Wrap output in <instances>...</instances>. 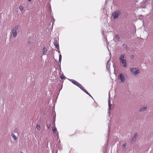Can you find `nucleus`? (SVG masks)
<instances>
[{"instance_id":"1","label":"nucleus","mask_w":153,"mask_h":153,"mask_svg":"<svg viewBox=\"0 0 153 153\" xmlns=\"http://www.w3.org/2000/svg\"><path fill=\"white\" fill-rule=\"evenodd\" d=\"M125 55V54H122L120 55L119 58L120 62L124 68H126L127 66L126 60L124 58Z\"/></svg>"},{"instance_id":"2","label":"nucleus","mask_w":153,"mask_h":153,"mask_svg":"<svg viewBox=\"0 0 153 153\" xmlns=\"http://www.w3.org/2000/svg\"><path fill=\"white\" fill-rule=\"evenodd\" d=\"M18 29V26L16 25L13 28L12 30V33L14 38H15L17 36V30Z\"/></svg>"},{"instance_id":"3","label":"nucleus","mask_w":153,"mask_h":153,"mask_svg":"<svg viewBox=\"0 0 153 153\" xmlns=\"http://www.w3.org/2000/svg\"><path fill=\"white\" fill-rule=\"evenodd\" d=\"M130 71L134 75H136L140 73V71L137 68H131Z\"/></svg>"},{"instance_id":"4","label":"nucleus","mask_w":153,"mask_h":153,"mask_svg":"<svg viewBox=\"0 0 153 153\" xmlns=\"http://www.w3.org/2000/svg\"><path fill=\"white\" fill-rule=\"evenodd\" d=\"M121 13V11L119 10L116 11L114 13V18L116 19L119 16Z\"/></svg>"},{"instance_id":"5","label":"nucleus","mask_w":153,"mask_h":153,"mask_svg":"<svg viewBox=\"0 0 153 153\" xmlns=\"http://www.w3.org/2000/svg\"><path fill=\"white\" fill-rule=\"evenodd\" d=\"M119 76L121 82L123 83L125 81V78L124 76L122 74H120L119 75Z\"/></svg>"},{"instance_id":"6","label":"nucleus","mask_w":153,"mask_h":153,"mask_svg":"<svg viewBox=\"0 0 153 153\" xmlns=\"http://www.w3.org/2000/svg\"><path fill=\"white\" fill-rule=\"evenodd\" d=\"M137 133H135L134 136H133L132 139L131 140V142L132 143H134L137 140Z\"/></svg>"},{"instance_id":"7","label":"nucleus","mask_w":153,"mask_h":153,"mask_svg":"<svg viewBox=\"0 0 153 153\" xmlns=\"http://www.w3.org/2000/svg\"><path fill=\"white\" fill-rule=\"evenodd\" d=\"M53 44L55 46V48H57V49L59 50V45L58 43L57 42V40L55 39Z\"/></svg>"},{"instance_id":"8","label":"nucleus","mask_w":153,"mask_h":153,"mask_svg":"<svg viewBox=\"0 0 153 153\" xmlns=\"http://www.w3.org/2000/svg\"><path fill=\"white\" fill-rule=\"evenodd\" d=\"M78 87H79V88H80L83 91H85V89L83 87L82 85L80 84L79 82H78L76 85Z\"/></svg>"},{"instance_id":"9","label":"nucleus","mask_w":153,"mask_h":153,"mask_svg":"<svg viewBox=\"0 0 153 153\" xmlns=\"http://www.w3.org/2000/svg\"><path fill=\"white\" fill-rule=\"evenodd\" d=\"M109 98L110 97V93H109ZM110 105H111V101L110 99H109L108 100V105L109 106V108L108 109V113H110Z\"/></svg>"},{"instance_id":"10","label":"nucleus","mask_w":153,"mask_h":153,"mask_svg":"<svg viewBox=\"0 0 153 153\" xmlns=\"http://www.w3.org/2000/svg\"><path fill=\"white\" fill-rule=\"evenodd\" d=\"M68 79L71 82H72L73 83L74 85H76L77 83L78 82L77 81L74 80V79Z\"/></svg>"},{"instance_id":"11","label":"nucleus","mask_w":153,"mask_h":153,"mask_svg":"<svg viewBox=\"0 0 153 153\" xmlns=\"http://www.w3.org/2000/svg\"><path fill=\"white\" fill-rule=\"evenodd\" d=\"M62 55L61 54H59V62L60 63V64L59 65V66L60 67V70H61V60H62Z\"/></svg>"},{"instance_id":"12","label":"nucleus","mask_w":153,"mask_h":153,"mask_svg":"<svg viewBox=\"0 0 153 153\" xmlns=\"http://www.w3.org/2000/svg\"><path fill=\"white\" fill-rule=\"evenodd\" d=\"M147 109V107H144L143 108H141L139 110V111L140 112L144 111L146 110Z\"/></svg>"},{"instance_id":"13","label":"nucleus","mask_w":153,"mask_h":153,"mask_svg":"<svg viewBox=\"0 0 153 153\" xmlns=\"http://www.w3.org/2000/svg\"><path fill=\"white\" fill-rule=\"evenodd\" d=\"M47 51V49L46 48L43 47L42 49V53L44 55H45V53Z\"/></svg>"},{"instance_id":"14","label":"nucleus","mask_w":153,"mask_h":153,"mask_svg":"<svg viewBox=\"0 0 153 153\" xmlns=\"http://www.w3.org/2000/svg\"><path fill=\"white\" fill-rule=\"evenodd\" d=\"M115 39H116L118 41L120 40V37H119V36L118 34H116L115 35Z\"/></svg>"},{"instance_id":"15","label":"nucleus","mask_w":153,"mask_h":153,"mask_svg":"<svg viewBox=\"0 0 153 153\" xmlns=\"http://www.w3.org/2000/svg\"><path fill=\"white\" fill-rule=\"evenodd\" d=\"M52 129L53 133H55L57 131V129L55 126L53 127L52 128Z\"/></svg>"},{"instance_id":"16","label":"nucleus","mask_w":153,"mask_h":153,"mask_svg":"<svg viewBox=\"0 0 153 153\" xmlns=\"http://www.w3.org/2000/svg\"><path fill=\"white\" fill-rule=\"evenodd\" d=\"M110 65H106V68L108 70L109 72H110Z\"/></svg>"},{"instance_id":"17","label":"nucleus","mask_w":153,"mask_h":153,"mask_svg":"<svg viewBox=\"0 0 153 153\" xmlns=\"http://www.w3.org/2000/svg\"><path fill=\"white\" fill-rule=\"evenodd\" d=\"M19 8L22 12L24 10V7L22 5L20 6Z\"/></svg>"},{"instance_id":"18","label":"nucleus","mask_w":153,"mask_h":153,"mask_svg":"<svg viewBox=\"0 0 153 153\" xmlns=\"http://www.w3.org/2000/svg\"><path fill=\"white\" fill-rule=\"evenodd\" d=\"M11 136L14 139V140H15L17 139L16 136L14 134H12Z\"/></svg>"},{"instance_id":"19","label":"nucleus","mask_w":153,"mask_h":153,"mask_svg":"<svg viewBox=\"0 0 153 153\" xmlns=\"http://www.w3.org/2000/svg\"><path fill=\"white\" fill-rule=\"evenodd\" d=\"M84 91L85 92L86 94H88V95H89L92 98V97L91 96L90 94H89L88 92L85 90V91Z\"/></svg>"},{"instance_id":"20","label":"nucleus","mask_w":153,"mask_h":153,"mask_svg":"<svg viewBox=\"0 0 153 153\" xmlns=\"http://www.w3.org/2000/svg\"><path fill=\"white\" fill-rule=\"evenodd\" d=\"M126 143H125L123 144V146H122V148L123 149H125L126 148Z\"/></svg>"},{"instance_id":"21","label":"nucleus","mask_w":153,"mask_h":153,"mask_svg":"<svg viewBox=\"0 0 153 153\" xmlns=\"http://www.w3.org/2000/svg\"><path fill=\"white\" fill-rule=\"evenodd\" d=\"M123 47L125 48H126V49H127V48H128L127 46V45L125 44H123Z\"/></svg>"},{"instance_id":"22","label":"nucleus","mask_w":153,"mask_h":153,"mask_svg":"<svg viewBox=\"0 0 153 153\" xmlns=\"http://www.w3.org/2000/svg\"><path fill=\"white\" fill-rule=\"evenodd\" d=\"M110 59L107 61V65H110Z\"/></svg>"},{"instance_id":"23","label":"nucleus","mask_w":153,"mask_h":153,"mask_svg":"<svg viewBox=\"0 0 153 153\" xmlns=\"http://www.w3.org/2000/svg\"><path fill=\"white\" fill-rule=\"evenodd\" d=\"M36 128L38 130H40V129H39V128H40V126L39 125H37V126H36Z\"/></svg>"},{"instance_id":"24","label":"nucleus","mask_w":153,"mask_h":153,"mask_svg":"<svg viewBox=\"0 0 153 153\" xmlns=\"http://www.w3.org/2000/svg\"><path fill=\"white\" fill-rule=\"evenodd\" d=\"M50 126H51V125H50V123L47 124V127L48 128V129H49V128H50Z\"/></svg>"},{"instance_id":"25","label":"nucleus","mask_w":153,"mask_h":153,"mask_svg":"<svg viewBox=\"0 0 153 153\" xmlns=\"http://www.w3.org/2000/svg\"><path fill=\"white\" fill-rule=\"evenodd\" d=\"M65 76H63V75L60 76V78L62 79H63L64 78Z\"/></svg>"},{"instance_id":"26","label":"nucleus","mask_w":153,"mask_h":153,"mask_svg":"<svg viewBox=\"0 0 153 153\" xmlns=\"http://www.w3.org/2000/svg\"><path fill=\"white\" fill-rule=\"evenodd\" d=\"M134 55H131V57H130V58L131 59H132V58H133L134 57Z\"/></svg>"},{"instance_id":"27","label":"nucleus","mask_w":153,"mask_h":153,"mask_svg":"<svg viewBox=\"0 0 153 153\" xmlns=\"http://www.w3.org/2000/svg\"><path fill=\"white\" fill-rule=\"evenodd\" d=\"M57 138H58L59 137V134H58V132L57 133Z\"/></svg>"},{"instance_id":"28","label":"nucleus","mask_w":153,"mask_h":153,"mask_svg":"<svg viewBox=\"0 0 153 153\" xmlns=\"http://www.w3.org/2000/svg\"><path fill=\"white\" fill-rule=\"evenodd\" d=\"M106 146H104L103 147V149H105L106 150Z\"/></svg>"},{"instance_id":"29","label":"nucleus","mask_w":153,"mask_h":153,"mask_svg":"<svg viewBox=\"0 0 153 153\" xmlns=\"http://www.w3.org/2000/svg\"><path fill=\"white\" fill-rule=\"evenodd\" d=\"M29 2H30L32 0H28Z\"/></svg>"},{"instance_id":"30","label":"nucleus","mask_w":153,"mask_h":153,"mask_svg":"<svg viewBox=\"0 0 153 153\" xmlns=\"http://www.w3.org/2000/svg\"><path fill=\"white\" fill-rule=\"evenodd\" d=\"M53 22H55V19H53Z\"/></svg>"},{"instance_id":"31","label":"nucleus","mask_w":153,"mask_h":153,"mask_svg":"<svg viewBox=\"0 0 153 153\" xmlns=\"http://www.w3.org/2000/svg\"><path fill=\"white\" fill-rule=\"evenodd\" d=\"M109 125H108V128H109ZM108 131H109V129L108 130Z\"/></svg>"},{"instance_id":"32","label":"nucleus","mask_w":153,"mask_h":153,"mask_svg":"<svg viewBox=\"0 0 153 153\" xmlns=\"http://www.w3.org/2000/svg\"><path fill=\"white\" fill-rule=\"evenodd\" d=\"M59 53H60V51H59Z\"/></svg>"},{"instance_id":"33","label":"nucleus","mask_w":153,"mask_h":153,"mask_svg":"<svg viewBox=\"0 0 153 153\" xmlns=\"http://www.w3.org/2000/svg\"><path fill=\"white\" fill-rule=\"evenodd\" d=\"M54 122H55V118H54Z\"/></svg>"},{"instance_id":"34","label":"nucleus","mask_w":153,"mask_h":153,"mask_svg":"<svg viewBox=\"0 0 153 153\" xmlns=\"http://www.w3.org/2000/svg\"><path fill=\"white\" fill-rule=\"evenodd\" d=\"M59 142H60V140H59Z\"/></svg>"}]
</instances>
